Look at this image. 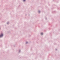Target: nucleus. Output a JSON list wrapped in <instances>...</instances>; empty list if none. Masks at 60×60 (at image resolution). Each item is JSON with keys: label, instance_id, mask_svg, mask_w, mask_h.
I'll return each mask as SVG.
<instances>
[{"label": "nucleus", "instance_id": "nucleus-10", "mask_svg": "<svg viewBox=\"0 0 60 60\" xmlns=\"http://www.w3.org/2000/svg\"><path fill=\"white\" fill-rule=\"evenodd\" d=\"M1 30V28H0V30Z\"/></svg>", "mask_w": 60, "mask_h": 60}, {"label": "nucleus", "instance_id": "nucleus-9", "mask_svg": "<svg viewBox=\"0 0 60 60\" xmlns=\"http://www.w3.org/2000/svg\"><path fill=\"white\" fill-rule=\"evenodd\" d=\"M56 50H57V49H56Z\"/></svg>", "mask_w": 60, "mask_h": 60}, {"label": "nucleus", "instance_id": "nucleus-2", "mask_svg": "<svg viewBox=\"0 0 60 60\" xmlns=\"http://www.w3.org/2000/svg\"><path fill=\"white\" fill-rule=\"evenodd\" d=\"M26 0H23V2H25V1H26Z\"/></svg>", "mask_w": 60, "mask_h": 60}, {"label": "nucleus", "instance_id": "nucleus-8", "mask_svg": "<svg viewBox=\"0 0 60 60\" xmlns=\"http://www.w3.org/2000/svg\"><path fill=\"white\" fill-rule=\"evenodd\" d=\"M45 19H46V20L47 19V18H46Z\"/></svg>", "mask_w": 60, "mask_h": 60}, {"label": "nucleus", "instance_id": "nucleus-4", "mask_svg": "<svg viewBox=\"0 0 60 60\" xmlns=\"http://www.w3.org/2000/svg\"><path fill=\"white\" fill-rule=\"evenodd\" d=\"M20 50H19V53H20Z\"/></svg>", "mask_w": 60, "mask_h": 60}, {"label": "nucleus", "instance_id": "nucleus-6", "mask_svg": "<svg viewBox=\"0 0 60 60\" xmlns=\"http://www.w3.org/2000/svg\"><path fill=\"white\" fill-rule=\"evenodd\" d=\"M26 44H27V43H28V42H26Z\"/></svg>", "mask_w": 60, "mask_h": 60}, {"label": "nucleus", "instance_id": "nucleus-5", "mask_svg": "<svg viewBox=\"0 0 60 60\" xmlns=\"http://www.w3.org/2000/svg\"><path fill=\"white\" fill-rule=\"evenodd\" d=\"M38 12H39V13H40V11H38Z\"/></svg>", "mask_w": 60, "mask_h": 60}, {"label": "nucleus", "instance_id": "nucleus-7", "mask_svg": "<svg viewBox=\"0 0 60 60\" xmlns=\"http://www.w3.org/2000/svg\"><path fill=\"white\" fill-rule=\"evenodd\" d=\"M41 35H43V33H42L41 34Z\"/></svg>", "mask_w": 60, "mask_h": 60}, {"label": "nucleus", "instance_id": "nucleus-3", "mask_svg": "<svg viewBox=\"0 0 60 60\" xmlns=\"http://www.w3.org/2000/svg\"><path fill=\"white\" fill-rule=\"evenodd\" d=\"M7 24H8H8H9V22H7Z\"/></svg>", "mask_w": 60, "mask_h": 60}, {"label": "nucleus", "instance_id": "nucleus-1", "mask_svg": "<svg viewBox=\"0 0 60 60\" xmlns=\"http://www.w3.org/2000/svg\"><path fill=\"white\" fill-rule=\"evenodd\" d=\"M4 36V33H1L0 35V38H2Z\"/></svg>", "mask_w": 60, "mask_h": 60}]
</instances>
